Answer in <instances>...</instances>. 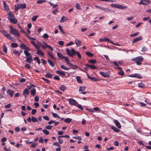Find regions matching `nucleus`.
<instances>
[{
  "label": "nucleus",
  "instance_id": "7c9ffc66",
  "mask_svg": "<svg viewBox=\"0 0 151 151\" xmlns=\"http://www.w3.org/2000/svg\"><path fill=\"white\" fill-rule=\"evenodd\" d=\"M72 120V119H71L68 118L65 119L64 120V121L66 123H69L71 122Z\"/></svg>",
  "mask_w": 151,
  "mask_h": 151
},
{
  "label": "nucleus",
  "instance_id": "5701e85b",
  "mask_svg": "<svg viewBox=\"0 0 151 151\" xmlns=\"http://www.w3.org/2000/svg\"><path fill=\"white\" fill-rule=\"evenodd\" d=\"M37 53L39 55L43 56L44 55V53L40 50H37Z\"/></svg>",
  "mask_w": 151,
  "mask_h": 151
},
{
  "label": "nucleus",
  "instance_id": "e2e57ef3",
  "mask_svg": "<svg viewBox=\"0 0 151 151\" xmlns=\"http://www.w3.org/2000/svg\"><path fill=\"white\" fill-rule=\"evenodd\" d=\"M139 32H136L134 34H133L131 35H130V36H131L132 37H135V36L139 34Z\"/></svg>",
  "mask_w": 151,
  "mask_h": 151
},
{
  "label": "nucleus",
  "instance_id": "3c124183",
  "mask_svg": "<svg viewBox=\"0 0 151 151\" xmlns=\"http://www.w3.org/2000/svg\"><path fill=\"white\" fill-rule=\"evenodd\" d=\"M42 132L46 135H48L49 134V132L46 129H44Z\"/></svg>",
  "mask_w": 151,
  "mask_h": 151
},
{
  "label": "nucleus",
  "instance_id": "0eeeda50",
  "mask_svg": "<svg viewBox=\"0 0 151 151\" xmlns=\"http://www.w3.org/2000/svg\"><path fill=\"white\" fill-rule=\"evenodd\" d=\"M69 104L71 106H76L78 104V102L73 99L70 98L68 99Z\"/></svg>",
  "mask_w": 151,
  "mask_h": 151
},
{
  "label": "nucleus",
  "instance_id": "f3484780",
  "mask_svg": "<svg viewBox=\"0 0 151 151\" xmlns=\"http://www.w3.org/2000/svg\"><path fill=\"white\" fill-rule=\"evenodd\" d=\"M14 17V16L12 12L10 11L9 12L8 18L9 20L10 19V18H13Z\"/></svg>",
  "mask_w": 151,
  "mask_h": 151
},
{
  "label": "nucleus",
  "instance_id": "774afa93",
  "mask_svg": "<svg viewBox=\"0 0 151 151\" xmlns=\"http://www.w3.org/2000/svg\"><path fill=\"white\" fill-rule=\"evenodd\" d=\"M147 50V49L146 47H142V51L143 52H145Z\"/></svg>",
  "mask_w": 151,
  "mask_h": 151
},
{
  "label": "nucleus",
  "instance_id": "09e8293b",
  "mask_svg": "<svg viewBox=\"0 0 151 151\" xmlns=\"http://www.w3.org/2000/svg\"><path fill=\"white\" fill-rule=\"evenodd\" d=\"M60 136H59L58 137V140L59 141V142L60 144H62L63 143V139L60 138L61 137H60Z\"/></svg>",
  "mask_w": 151,
  "mask_h": 151
},
{
  "label": "nucleus",
  "instance_id": "f03ea898",
  "mask_svg": "<svg viewBox=\"0 0 151 151\" xmlns=\"http://www.w3.org/2000/svg\"><path fill=\"white\" fill-rule=\"evenodd\" d=\"M10 28V33L18 37H20V34L19 31L16 29L14 28L12 26L9 27Z\"/></svg>",
  "mask_w": 151,
  "mask_h": 151
},
{
  "label": "nucleus",
  "instance_id": "37998d69",
  "mask_svg": "<svg viewBox=\"0 0 151 151\" xmlns=\"http://www.w3.org/2000/svg\"><path fill=\"white\" fill-rule=\"evenodd\" d=\"M52 76V75L51 74H50L49 73H47L45 75V77L47 78H51Z\"/></svg>",
  "mask_w": 151,
  "mask_h": 151
},
{
  "label": "nucleus",
  "instance_id": "603ef678",
  "mask_svg": "<svg viewBox=\"0 0 151 151\" xmlns=\"http://www.w3.org/2000/svg\"><path fill=\"white\" fill-rule=\"evenodd\" d=\"M38 143L37 142L33 143L31 145V147L32 148L35 147L38 145Z\"/></svg>",
  "mask_w": 151,
  "mask_h": 151
},
{
  "label": "nucleus",
  "instance_id": "6ab92c4d",
  "mask_svg": "<svg viewBox=\"0 0 151 151\" xmlns=\"http://www.w3.org/2000/svg\"><path fill=\"white\" fill-rule=\"evenodd\" d=\"M56 73L61 76H65V74L64 72L58 70L56 71Z\"/></svg>",
  "mask_w": 151,
  "mask_h": 151
},
{
  "label": "nucleus",
  "instance_id": "4be33fe9",
  "mask_svg": "<svg viewBox=\"0 0 151 151\" xmlns=\"http://www.w3.org/2000/svg\"><path fill=\"white\" fill-rule=\"evenodd\" d=\"M68 20V19L66 17L63 16L60 19V22H64Z\"/></svg>",
  "mask_w": 151,
  "mask_h": 151
},
{
  "label": "nucleus",
  "instance_id": "7ed1b4c3",
  "mask_svg": "<svg viewBox=\"0 0 151 151\" xmlns=\"http://www.w3.org/2000/svg\"><path fill=\"white\" fill-rule=\"evenodd\" d=\"M132 60L135 61L137 65H140L142 64L141 62L143 60V58L142 56H139L132 59Z\"/></svg>",
  "mask_w": 151,
  "mask_h": 151
},
{
  "label": "nucleus",
  "instance_id": "0e129e2a",
  "mask_svg": "<svg viewBox=\"0 0 151 151\" xmlns=\"http://www.w3.org/2000/svg\"><path fill=\"white\" fill-rule=\"evenodd\" d=\"M77 106L78 108L79 109H81V110H83V108L82 107V106L81 105L78 104L77 105Z\"/></svg>",
  "mask_w": 151,
  "mask_h": 151
},
{
  "label": "nucleus",
  "instance_id": "c9c22d12",
  "mask_svg": "<svg viewBox=\"0 0 151 151\" xmlns=\"http://www.w3.org/2000/svg\"><path fill=\"white\" fill-rule=\"evenodd\" d=\"M76 78L77 80V81L80 83H82V81L81 80V78L79 76H77L76 77Z\"/></svg>",
  "mask_w": 151,
  "mask_h": 151
},
{
  "label": "nucleus",
  "instance_id": "20e7f679",
  "mask_svg": "<svg viewBox=\"0 0 151 151\" xmlns=\"http://www.w3.org/2000/svg\"><path fill=\"white\" fill-rule=\"evenodd\" d=\"M26 7V4L25 3L17 4L15 5V10L16 11H17L20 9H25Z\"/></svg>",
  "mask_w": 151,
  "mask_h": 151
},
{
  "label": "nucleus",
  "instance_id": "4d7b16f0",
  "mask_svg": "<svg viewBox=\"0 0 151 151\" xmlns=\"http://www.w3.org/2000/svg\"><path fill=\"white\" fill-rule=\"evenodd\" d=\"M38 17V15L34 16L32 18V21H35L36 20V19Z\"/></svg>",
  "mask_w": 151,
  "mask_h": 151
},
{
  "label": "nucleus",
  "instance_id": "bb28decb",
  "mask_svg": "<svg viewBox=\"0 0 151 151\" xmlns=\"http://www.w3.org/2000/svg\"><path fill=\"white\" fill-rule=\"evenodd\" d=\"M31 95L33 96H34L35 95L36 90L35 88L32 89L30 91Z\"/></svg>",
  "mask_w": 151,
  "mask_h": 151
},
{
  "label": "nucleus",
  "instance_id": "aec40b11",
  "mask_svg": "<svg viewBox=\"0 0 151 151\" xmlns=\"http://www.w3.org/2000/svg\"><path fill=\"white\" fill-rule=\"evenodd\" d=\"M87 76L88 78L91 80L93 81H98V79L96 78L95 77H91L89 76L88 75H87Z\"/></svg>",
  "mask_w": 151,
  "mask_h": 151
},
{
  "label": "nucleus",
  "instance_id": "72a5a7b5",
  "mask_svg": "<svg viewBox=\"0 0 151 151\" xmlns=\"http://www.w3.org/2000/svg\"><path fill=\"white\" fill-rule=\"evenodd\" d=\"M85 88H86L85 86H83V87L80 86L79 87V91L82 92L83 91H84Z\"/></svg>",
  "mask_w": 151,
  "mask_h": 151
},
{
  "label": "nucleus",
  "instance_id": "a18cd8bd",
  "mask_svg": "<svg viewBox=\"0 0 151 151\" xmlns=\"http://www.w3.org/2000/svg\"><path fill=\"white\" fill-rule=\"evenodd\" d=\"M45 45H46V47L48 48L49 49H50V50L52 51L53 50V49L51 46L49 45H48L47 44L44 43Z\"/></svg>",
  "mask_w": 151,
  "mask_h": 151
},
{
  "label": "nucleus",
  "instance_id": "393cba45",
  "mask_svg": "<svg viewBox=\"0 0 151 151\" xmlns=\"http://www.w3.org/2000/svg\"><path fill=\"white\" fill-rule=\"evenodd\" d=\"M30 50H24V54L26 56V57H28L30 56H31L32 55L30 54L28 52V51H29Z\"/></svg>",
  "mask_w": 151,
  "mask_h": 151
},
{
  "label": "nucleus",
  "instance_id": "13d9d810",
  "mask_svg": "<svg viewBox=\"0 0 151 151\" xmlns=\"http://www.w3.org/2000/svg\"><path fill=\"white\" fill-rule=\"evenodd\" d=\"M104 57L105 58H106V60L109 62H111V60L109 59V58L108 56L106 55H104Z\"/></svg>",
  "mask_w": 151,
  "mask_h": 151
},
{
  "label": "nucleus",
  "instance_id": "423d86ee",
  "mask_svg": "<svg viewBox=\"0 0 151 151\" xmlns=\"http://www.w3.org/2000/svg\"><path fill=\"white\" fill-rule=\"evenodd\" d=\"M110 5V6L112 7H115L116 8H118L121 9H125L127 8V6H123L119 4H111Z\"/></svg>",
  "mask_w": 151,
  "mask_h": 151
},
{
  "label": "nucleus",
  "instance_id": "4468645a",
  "mask_svg": "<svg viewBox=\"0 0 151 151\" xmlns=\"http://www.w3.org/2000/svg\"><path fill=\"white\" fill-rule=\"evenodd\" d=\"M75 42L76 45L77 47L80 46L81 45L82 42L80 40H78L77 39H75Z\"/></svg>",
  "mask_w": 151,
  "mask_h": 151
},
{
  "label": "nucleus",
  "instance_id": "2eb2a0df",
  "mask_svg": "<svg viewBox=\"0 0 151 151\" xmlns=\"http://www.w3.org/2000/svg\"><path fill=\"white\" fill-rule=\"evenodd\" d=\"M114 122L115 123L116 126L119 128H121V126L120 123L117 120L115 119L114 120Z\"/></svg>",
  "mask_w": 151,
  "mask_h": 151
},
{
  "label": "nucleus",
  "instance_id": "473e14b6",
  "mask_svg": "<svg viewBox=\"0 0 151 151\" xmlns=\"http://www.w3.org/2000/svg\"><path fill=\"white\" fill-rule=\"evenodd\" d=\"M11 46L13 48H15L17 47L18 45L17 43H12L11 44Z\"/></svg>",
  "mask_w": 151,
  "mask_h": 151
},
{
  "label": "nucleus",
  "instance_id": "dca6fc26",
  "mask_svg": "<svg viewBox=\"0 0 151 151\" xmlns=\"http://www.w3.org/2000/svg\"><path fill=\"white\" fill-rule=\"evenodd\" d=\"M29 94V92L27 89H25L24 91H23L22 94L24 95L25 97H26L27 95H28Z\"/></svg>",
  "mask_w": 151,
  "mask_h": 151
},
{
  "label": "nucleus",
  "instance_id": "338daca9",
  "mask_svg": "<svg viewBox=\"0 0 151 151\" xmlns=\"http://www.w3.org/2000/svg\"><path fill=\"white\" fill-rule=\"evenodd\" d=\"M73 44V41H71L69 43L67 44L66 45V46H68L70 45H71Z\"/></svg>",
  "mask_w": 151,
  "mask_h": 151
},
{
  "label": "nucleus",
  "instance_id": "864d4df0",
  "mask_svg": "<svg viewBox=\"0 0 151 151\" xmlns=\"http://www.w3.org/2000/svg\"><path fill=\"white\" fill-rule=\"evenodd\" d=\"M46 1L45 0H40L38 1H37V4H40L43 3Z\"/></svg>",
  "mask_w": 151,
  "mask_h": 151
},
{
  "label": "nucleus",
  "instance_id": "6e6552de",
  "mask_svg": "<svg viewBox=\"0 0 151 151\" xmlns=\"http://www.w3.org/2000/svg\"><path fill=\"white\" fill-rule=\"evenodd\" d=\"M150 3L151 1L149 0H142L139 2V4L145 5L149 4Z\"/></svg>",
  "mask_w": 151,
  "mask_h": 151
},
{
  "label": "nucleus",
  "instance_id": "e433bc0d",
  "mask_svg": "<svg viewBox=\"0 0 151 151\" xmlns=\"http://www.w3.org/2000/svg\"><path fill=\"white\" fill-rule=\"evenodd\" d=\"M52 114L53 117L54 118L58 117V118H60V117L58 115V114L52 112Z\"/></svg>",
  "mask_w": 151,
  "mask_h": 151
},
{
  "label": "nucleus",
  "instance_id": "79ce46f5",
  "mask_svg": "<svg viewBox=\"0 0 151 151\" xmlns=\"http://www.w3.org/2000/svg\"><path fill=\"white\" fill-rule=\"evenodd\" d=\"M32 121L33 122H38L37 119L34 116L32 117Z\"/></svg>",
  "mask_w": 151,
  "mask_h": 151
},
{
  "label": "nucleus",
  "instance_id": "ddd939ff",
  "mask_svg": "<svg viewBox=\"0 0 151 151\" xmlns=\"http://www.w3.org/2000/svg\"><path fill=\"white\" fill-rule=\"evenodd\" d=\"M142 39V36H139L138 37H137L134 39L132 41V43H134L137 41H140Z\"/></svg>",
  "mask_w": 151,
  "mask_h": 151
},
{
  "label": "nucleus",
  "instance_id": "f704fd0d",
  "mask_svg": "<svg viewBox=\"0 0 151 151\" xmlns=\"http://www.w3.org/2000/svg\"><path fill=\"white\" fill-rule=\"evenodd\" d=\"M58 28H59V29L60 30V32L63 34H65V32H64L63 31V28H62V27L60 25H58Z\"/></svg>",
  "mask_w": 151,
  "mask_h": 151
},
{
  "label": "nucleus",
  "instance_id": "bf43d9fd",
  "mask_svg": "<svg viewBox=\"0 0 151 151\" xmlns=\"http://www.w3.org/2000/svg\"><path fill=\"white\" fill-rule=\"evenodd\" d=\"M47 54L49 55V56H50L51 58L53 59L55 58L52 55V54L50 52H47Z\"/></svg>",
  "mask_w": 151,
  "mask_h": 151
},
{
  "label": "nucleus",
  "instance_id": "412c9836",
  "mask_svg": "<svg viewBox=\"0 0 151 151\" xmlns=\"http://www.w3.org/2000/svg\"><path fill=\"white\" fill-rule=\"evenodd\" d=\"M3 5H4V9L8 11L9 10V8L8 6L7 5L5 2L3 1Z\"/></svg>",
  "mask_w": 151,
  "mask_h": 151
},
{
  "label": "nucleus",
  "instance_id": "b1692460",
  "mask_svg": "<svg viewBox=\"0 0 151 151\" xmlns=\"http://www.w3.org/2000/svg\"><path fill=\"white\" fill-rule=\"evenodd\" d=\"M9 20L11 22L14 24H16L17 22V20L14 17L13 18H10Z\"/></svg>",
  "mask_w": 151,
  "mask_h": 151
},
{
  "label": "nucleus",
  "instance_id": "39448f33",
  "mask_svg": "<svg viewBox=\"0 0 151 151\" xmlns=\"http://www.w3.org/2000/svg\"><path fill=\"white\" fill-rule=\"evenodd\" d=\"M0 32L4 36L7 37L9 40L14 42V39L11 36L6 32L3 30H0Z\"/></svg>",
  "mask_w": 151,
  "mask_h": 151
},
{
  "label": "nucleus",
  "instance_id": "69168bd1",
  "mask_svg": "<svg viewBox=\"0 0 151 151\" xmlns=\"http://www.w3.org/2000/svg\"><path fill=\"white\" fill-rule=\"evenodd\" d=\"M37 110L36 109H33L32 110L31 113L33 115H34L36 113Z\"/></svg>",
  "mask_w": 151,
  "mask_h": 151
},
{
  "label": "nucleus",
  "instance_id": "6e6d98bb",
  "mask_svg": "<svg viewBox=\"0 0 151 151\" xmlns=\"http://www.w3.org/2000/svg\"><path fill=\"white\" fill-rule=\"evenodd\" d=\"M3 50L5 52V53H6L7 50V47L5 45H4L3 46Z\"/></svg>",
  "mask_w": 151,
  "mask_h": 151
},
{
  "label": "nucleus",
  "instance_id": "8fccbe9b",
  "mask_svg": "<svg viewBox=\"0 0 151 151\" xmlns=\"http://www.w3.org/2000/svg\"><path fill=\"white\" fill-rule=\"evenodd\" d=\"M93 110L97 112H100L101 110L98 107H96L93 108Z\"/></svg>",
  "mask_w": 151,
  "mask_h": 151
},
{
  "label": "nucleus",
  "instance_id": "680f3d73",
  "mask_svg": "<svg viewBox=\"0 0 151 151\" xmlns=\"http://www.w3.org/2000/svg\"><path fill=\"white\" fill-rule=\"evenodd\" d=\"M89 62L91 63H95L96 62V60H89Z\"/></svg>",
  "mask_w": 151,
  "mask_h": 151
},
{
  "label": "nucleus",
  "instance_id": "9b49d317",
  "mask_svg": "<svg viewBox=\"0 0 151 151\" xmlns=\"http://www.w3.org/2000/svg\"><path fill=\"white\" fill-rule=\"evenodd\" d=\"M32 61L33 60L32 56L28 57H26V59L25 60V62H27L29 63H31Z\"/></svg>",
  "mask_w": 151,
  "mask_h": 151
},
{
  "label": "nucleus",
  "instance_id": "1a4fd4ad",
  "mask_svg": "<svg viewBox=\"0 0 151 151\" xmlns=\"http://www.w3.org/2000/svg\"><path fill=\"white\" fill-rule=\"evenodd\" d=\"M20 45L19 47L21 48L24 49V50H30V49L24 44H21Z\"/></svg>",
  "mask_w": 151,
  "mask_h": 151
},
{
  "label": "nucleus",
  "instance_id": "a878e982",
  "mask_svg": "<svg viewBox=\"0 0 151 151\" xmlns=\"http://www.w3.org/2000/svg\"><path fill=\"white\" fill-rule=\"evenodd\" d=\"M57 55L58 57L61 59H63L65 58V56L63 55L62 54L60 53H57Z\"/></svg>",
  "mask_w": 151,
  "mask_h": 151
},
{
  "label": "nucleus",
  "instance_id": "f257e3e1",
  "mask_svg": "<svg viewBox=\"0 0 151 151\" xmlns=\"http://www.w3.org/2000/svg\"><path fill=\"white\" fill-rule=\"evenodd\" d=\"M66 50L67 53L69 56L73 57L74 55H76L80 59L81 58V55L80 53L75 51L73 48H72L70 50L69 49L67 48Z\"/></svg>",
  "mask_w": 151,
  "mask_h": 151
},
{
  "label": "nucleus",
  "instance_id": "052dcab7",
  "mask_svg": "<svg viewBox=\"0 0 151 151\" xmlns=\"http://www.w3.org/2000/svg\"><path fill=\"white\" fill-rule=\"evenodd\" d=\"M52 126L48 125L45 127V129H50L52 128Z\"/></svg>",
  "mask_w": 151,
  "mask_h": 151
},
{
  "label": "nucleus",
  "instance_id": "f8f14e48",
  "mask_svg": "<svg viewBox=\"0 0 151 151\" xmlns=\"http://www.w3.org/2000/svg\"><path fill=\"white\" fill-rule=\"evenodd\" d=\"M99 73L101 76L104 77H109V74L107 73H104L100 71Z\"/></svg>",
  "mask_w": 151,
  "mask_h": 151
},
{
  "label": "nucleus",
  "instance_id": "58836bf2",
  "mask_svg": "<svg viewBox=\"0 0 151 151\" xmlns=\"http://www.w3.org/2000/svg\"><path fill=\"white\" fill-rule=\"evenodd\" d=\"M138 87L141 88H143L145 87V85L144 84L142 83H138Z\"/></svg>",
  "mask_w": 151,
  "mask_h": 151
},
{
  "label": "nucleus",
  "instance_id": "a211bd4d",
  "mask_svg": "<svg viewBox=\"0 0 151 151\" xmlns=\"http://www.w3.org/2000/svg\"><path fill=\"white\" fill-rule=\"evenodd\" d=\"M7 92L8 94L10 95L11 97H12L14 93V91L11 90H8L7 91Z\"/></svg>",
  "mask_w": 151,
  "mask_h": 151
},
{
  "label": "nucleus",
  "instance_id": "c756f323",
  "mask_svg": "<svg viewBox=\"0 0 151 151\" xmlns=\"http://www.w3.org/2000/svg\"><path fill=\"white\" fill-rule=\"evenodd\" d=\"M111 128L116 132H118L119 131V130L114 126H111Z\"/></svg>",
  "mask_w": 151,
  "mask_h": 151
},
{
  "label": "nucleus",
  "instance_id": "de8ad7c7",
  "mask_svg": "<svg viewBox=\"0 0 151 151\" xmlns=\"http://www.w3.org/2000/svg\"><path fill=\"white\" fill-rule=\"evenodd\" d=\"M86 55L88 56L92 57L93 56V54L91 52H86Z\"/></svg>",
  "mask_w": 151,
  "mask_h": 151
},
{
  "label": "nucleus",
  "instance_id": "2f4dec72",
  "mask_svg": "<svg viewBox=\"0 0 151 151\" xmlns=\"http://www.w3.org/2000/svg\"><path fill=\"white\" fill-rule=\"evenodd\" d=\"M66 88V87L63 85L61 86L59 88L60 90L64 91Z\"/></svg>",
  "mask_w": 151,
  "mask_h": 151
},
{
  "label": "nucleus",
  "instance_id": "a19ab883",
  "mask_svg": "<svg viewBox=\"0 0 151 151\" xmlns=\"http://www.w3.org/2000/svg\"><path fill=\"white\" fill-rule=\"evenodd\" d=\"M60 67L61 68L65 70H68L70 69L69 68L66 67L64 65H62L60 66Z\"/></svg>",
  "mask_w": 151,
  "mask_h": 151
},
{
  "label": "nucleus",
  "instance_id": "49530a36",
  "mask_svg": "<svg viewBox=\"0 0 151 151\" xmlns=\"http://www.w3.org/2000/svg\"><path fill=\"white\" fill-rule=\"evenodd\" d=\"M120 70L118 73V74L120 76H123L124 75V72L122 70Z\"/></svg>",
  "mask_w": 151,
  "mask_h": 151
},
{
  "label": "nucleus",
  "instance_id": "9d476101",
  "mask_svg": "<svg viewBox=\"0 0 151 151\" xmlns=\"http://www.w3.org/2000/svg\"><path fill=\"white\" fill-rule=\"evenodd\" d=\"M129 76L132 77L137 78L139 79H141L142 78L140 75L137 73L134 74H131Z\"/></svg>",
  "mask_w": 151,
  "mask_h": 151
},
{
  "label": "nucleus",
  "instance_id": "c85d7f7f",
  "mask_svg": "<svg viewBox=\"0 0 151 151\" xmlns=\"http://www.w3.org/2000/svg\"><path fill=\"white\" fill-rule=\"evenodd\" d=\"M85 65H87L88 67H89V68H92L93 69H97V67L94 65H90L87 64H86Z\"/></svg>",
  "mask_w": 151,
  "mask_h": 151
},
{
  "label": "nucleus",
  "instance_id": "4c0bfd02",
  "mask_svg": "<svg viewBox=\"0 0 151 151\" xmlns=\"http://www.w3.org/2000/svg\"><path fill=\"white\" fill-rule=\"evenodd\" d=\"M47 61L49 64L51 66L53 67L54 66V64L49 59H48Z\"/></svg>",
  "mask_w": 151,
  "mask_h": 151
},
{
  "label": "nucleus",
  "instance_id": "ea45409f",
  "mask_svg": "<svg viewBox=\"0 0 151 151\" xmlns=\"http://www.w3.org/2000/svg\"><path fill=\"white\" fill-rule=\"evenodd\" d=\"M76 9L79 10H81V9L80 7V4L78 3H77L76 4Z\"/></svg>",
  "mask_w": 151,
  "mask_h": 151
},
{
  "label": "nucleus",
  "instance_id": "c03bdc74",
  "mask_svg": "<svg viewBox=\"0 0 151 151\" xmlns=\"http://www.w3.org/2000/svg\"><path fill=\"white\" fill-rule=\"evenodd\" d=\"M49 3L50 4V5L52 6L53 8H55V7H56L57 6H58V4H54L53 3H51V2H49Z\"/></svg>",
  "mask_w": 151,
  "mask_h": 151
},
{
  "label": "nucleus",
  "instance_id": "5fc2aeb1",
  "mask_svg": "<svg viewBox=\"0 0 151 151\" xmlns=\"http://www.w3.org/2000/svg\"><path fill=\"white\" fill-rule=\"evenodd\" d=\"M43 38L44 39H47L49 35L46 33H45L43 35Z\"/></svg>",
  "mask_w": 151,
  "mask_h": 151
},
{
  "label": "nucleus",
  "instance_id": "cd10ccee",
  "mask_svg": "<svg viewBox=\"0 0 151 151\" xmlns=\"http://www.w3.org/2000/svg\"><path fill=\"white\" fill-rule=\"evenodd\" d=\"M95 7L96 8H98L99 9H101V10L105 11V10H107L106 8L103 7H101L100 6H97V5H95Z\"/></svg>",
  "mask_w": 151,
  "mask_h": 151
}]
</instances>
